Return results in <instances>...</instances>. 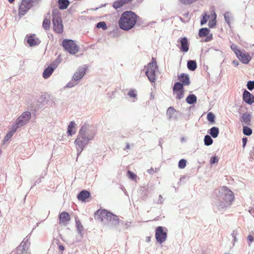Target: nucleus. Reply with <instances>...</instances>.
Instances as JSON below:
<instances>
[{
    "mask_svg": "<svg viewBox=\"0 0 254 254\" xmlns=\"http://www.w3.org/2000/svg\"><path fill=\"white\" fill-rule=\"evenodd\" d=\"M89 126L87 124L82 126L79 130V135L74 141L76 148L79 151V153L83 150L88 141L93 139L95 135V132L93 130L91 131L90 135L86 137L85 132L89 131Z\"/></svg>",
    "mask_w": 254,
    "mask_h": 254,
    "instance_id": "f257e3e1",
    "label": "nucleus"
},
{
    "mask_svg": "<svg viewBox=\"0 0 254 254\" xmlns=\"http://www.w3.org/2000/svg\"><path fill=\"white\" fill-rule=\"evenodd\" d=\"M137 15L131 11H125L119 20V25L123 30L128 31L133 28L136 23Z\"/></svg>",
    "mask_w": 254,
    "mask_h": 254,
    "instance_id": "f03ea898",
    "label": "nucleus"
},
{
    "mask_svg": "<svg viewBox=\"0 0 254 254\" xmlns=\"http://www.w3.org/2000/svg\"><path fill=\"white\" fill-rule=\"evenodd\" d=\"M94 218L101 222H109L112 226L119 224V219L118 216L112 214L105 209H99L94 214Z\"/></svg>",
    "mask_w": 254,
    "mask_h": 254,
    "instance_id": "7ed1b4c3",
    "label": "nucleus"
},
{
    "mask_svg": "<svg viewBox=\"0 0 254 254\" xmlns=\"http://www.w3.org/2000/svg\"><path fill=\"white\" fill-rule=\"evenodd\" d=\"M221 199L220 205L222 207H227L232 203L234 199L233 192L226 187H223L221 192Z\"/></svg>",
    "mask_w": 254,
    "mask_h": 254,
    "instance_id": "20e7f679",
    "label": "nucleus"
},
{
    "mask_svg": "<svg viewBox=\"0 0 254 254\" xmlns=\"http://www.w3.org/2000/svg\"><path fill=\"white\" fill-rule=\"evenodd\" d=\"M231 49L234 52L239 60L244 64H248L252 59L250 55L245 51H241L235 44H232Z\"/></svg>",
    "mask_w": 254,
    "mask_h": 254,
    "instance_id": "39448f33",
    "label": "nucleus"
},
{
    "mask_svg": "<svg viewBox=\"0 0 254 254\" xmlns=\"http://www.w3.org/2000/svg\"><path fill=\"white\" fill-rule=\"evenodd\" d=\"M53 23L54 30L56 33H62L64 26L61 14L58 11H54L53 13Z\"/></svg>",
    "mask_w": 254,
    "mask_h": 254,
    "instance_id": "423d86ee",
    "label": "nucleus"
},
{
    "mask_svg": "<svg viewBox=\"0 0 254 254\" xmlns=\"http://www.w3.org/2000/svg\"><path fill=\"white\" fill-rule=\"evenodd\" d=\"M157 70V65L156 60L152 58V62L148 64L145 74L151 82H154L155 80V73Z\"/></svg>",
    "mask_w": 254,
    "mask_h": 254,
    "instance_id": "0eeeda50",
    "label": "nucleus"
},
{
    "mask_svg": "<svg viewBox=\"0 0 254 254\" xmlns=\"http://www.w3.org/2000/svg\"><path fill=\"white\" fill-rule=\"evenodd\" d=\"M32 6L31 0H22L18 6V16L20 18L26 14Z\"/></svg>",
    "mask_w": 254,
    "mask_h": 254,
    "instance_id": "6e6552de",
    "label": "nucleus"
},
{
    "mask_svg": "<svg viewBox=\"0 0 254 254\" xmlns=\"http://www.w3.org/2000/svg\"><path fill=\"white\" fill-rule=\"evenodd\" d=\"M63 46L71 54H75L78 51V47L71 40H64L63 41Z\"/></svg>",
    "mask_w": 254,
    "mask_h": 254,
    "instance_id": "1a4fd4ad",
    "label": "nucleus"
},
{
    "mask_svg": "<svg viewBox=\"0 0 254 254\" xmlns=\"http://www.w3.org/2000/svg\"><path fill=\"white\" fill-rule=\"evenodd\" d=\"M30 243L28 239H24L16 249L14 254H30L29 251Z\"/></svg>",
    "mask_w": 254,
    "mask_h": 254,
    "instance_id": "9d476101",
    "label": "nucleus"
},
{
    "mask_svg": "<svg viewBox=\"0 0 254 254\" xmlns=\"http://www.w3.org/2000/svg\"><path fill=\"white\" fill-rule=\"evenodd\" d=\"M31 118V113L26 111L24 112L18 118L15 122V127L17 128L19 127L24 125Z\"/></svg>",
    "mask_w": 254,
    "mask_h": 254,
    "instance_id": "9b49d317",
    "label": "nucleus"
},
{
    "mask_svg": "<svg viewBox=\"0 0 254 254\" xmlns=\"http://www.w3.org/2000/svg\"><path fill=\"white\" fill-rule=\"evenodd\" d=\"M173 94L176 95V97L178 99H181L184 97V91L183 84L181 83L176 82L173 88Z\"/></svg>",
    "mask_w": 254,
    "mask_h": 254,
    "instance_id": "f8f14e48",
    "label": "nucleus"
},
{
    "mask_svg": "<svg viewBox=\"0 0 254 254\" xmlns=\"http://www.w3.org/2000/svg\"><path fill=\"white\" fill-rule=\"evenodd\" d=\"M155 237L158 243L162 244L165 241L167 238V233L164 232L161 226L157 227L156 228Z\"/></svg>",
    "mask_w": 254,
    "mask_h": 254,
    "instance_id": "ddd939ff",
    "label": "nucleus"
},
{
    "mask_svg": "<svg viewBox=\"0 0 254 254\" xmlns=\"http://www.w3.org/2000/svg\"><path fill=\"white\" fill-rule=\"evenodd\" d=\"M198 35L200 37H206L205 42H209L212 40V34L210 33V30L207 28H202L199 29Z\"/></svg>",
    "mask_w": 254,
    "mask_h": 254,
    "instance_id": "4468645a",
    "label": "nucleus"
},
{
    "mask_svg": "<svg viewBox=\"0 0 254 254\" xmlns=\"http://www.w3.org/2000/svg\"><path fill=\"white\" fill-rule=\"evenodd\" d=\"M70 220V217L67 212L64 211L59 215V224L65 226Z\"/></svg>",
    "mask_w": 254,
    "mask_h": 254,
    "instance_id": "2eb2a0df",
    "label": "nucleus"
},
{
    "mask_svg": "<svg viewBox=\"0 0 254 254\" xmlns=\"http://www.w3.org/2000/svg\"><path fill=\"white\" fill-rule=\"evenodd\" d=\"M243 101L249 105L254 103V95L248 91L245 90L243 94Z\"/></svg>",
    "mask_w": 254,
    "mask_h": 254,
    "instance_id": "dca6fc26",
    "label": "nucleus"
},
{
    "mask_svg": "<svg viewBox=\"0 0 254 254\" xmlns=\"http://www.w3.org/2000/svg\"><path fill=\"white\" fill-rule=\"evenodd\" d=\"M181 43L180 49L182 52H187L189 50V44L186 37L181 38L179 40Z\"/></svg>",
    "mask_w": 254,
    "mask_h": 254,
    "instance_id": "f3484780",
    "label": "nucleus"
},
{
    "mask_svg": "<svg viewBox=\"0 0 254 254\" xmlns=\"http://www.w3.org/2000/svg\"><path fill=\"white\" fill-rule=\"evenodd\" d=\"M178 79L180 80L183 85H189L190 84L189 75L187 74L181 73L178 76Z\"/></svg>",
    "mask_w": 254,
    "mask_h": 254,
    "instance_id": "a211bd4d",
    "label": "nucleus"
},
{
    "mask_svg": "<svg viewBox=\"0 0 254 254\" xmlns=\"http://www.w3.org/2000/svg\"><path fill=\"white\" fill-rule=\"evenodd\" d=\"M86 69L84 67H80L77 71L74 74L73 78L75 80L80 79L85 74Z\"/></svg>",
    "mask_w": 254,
    "mask_h": 254,
    "instance_id": "6ab92c4d",
    "label": "nucleus"
},
{
    "mask_svg": "<svg viewBox=\"0 0 254 254\" xmlns=\"http://www.w3.org/2000/svg\"><path fill=\"white\" fill-rule=\"evenodd\" d=\"M133 0H117L113 4V6L115 9L121 8L124 5L131 2Z\"/></svg>",
    "mask_w": 254,
    "mask_h": 254,
    "instance_id": "aec40b11",
    "label": "nucleus"
},
{
    "mask_svg": "<svg viewBox=\"0 0 254 254\" xmlns=\"http://www.w3.org/2000/svg\"><path fill=\"white\" fill-rule=\"evenodd\" d=\"M27 43L30 46H34L39 43L38 40L36 38L35 34L27 35Z\"/></svg>",
    "mask_w": 254,
    "mask_h": 254,
    "instance_id": "412c9836",
    "label": "nucleus"
},
{
    "mask_svg": "<svg viewBox=\"0 0 254 254\" xmlns=\"http://www.w3.org/2000/svg\"><path fill=\"white\" fill-rule=\"evenodd\" d=\"M90 196V193L87 190H82L78 195L77 198L79 200L82 201H85L86 199L89 198Z\"/></svg>",
    "mask_w": 254,
    "mask_h": 254,
    "instance_id": "4be33fe9",
    "label": "nucleus"
},
{
    "mask_svg": "<svg viewBox=\"0 0 254 254\" xmlns=\"http://www.w3.org/2000/svg\"><path fill=\"white\" fill-rule=\"evenodd\" d=\"M241 121L247 125H250L251 121V118L250 114L245 113L241 117Z\"/></svg>",
    "mask_w": 254,
    "mask_h": 254,
    "instance_id": "5701e85b",
    "label": "nucleus"
},
{
    "mask_svg": "<svg viewBox=\"0 0 254 254\" xmlns=\"http://www.w3.org/2000/svg\"><path fill=\"white\" fill-rule=\"evenodd\" d=\"M54 70V68L52 66H48L45 69L43 73V76L45 79L49 77Z\"/></svg>",
    "mask_w": 254,
    "mask_h": 254,
    "instance_id": "b1692460",
    "label": "nucleus"
},
{
    "mask_svg": "<svg viewBox=\"0 0 254 254\" xmlns=\"http://www.w3.org/2000/svg\"><path fill=\"white\" fill-rule=\"evenodd\" d=\"M75 123L74 121H72L70 123L67 128V134L68 135H71L72 134H74L76 132L75 130Z\"/></svg>",
    "mask_w": 254,
    "mask_h": 254,
    "instance_id": "393cba45",
    "label": "nucleus"
},
{
    "mask_svg": "<svg viewBox=\"0 0 254 254\" xmlns=\"http://www.w3.org/2000/svg\"><path fill=\"white\" fill-rule=\"evenodd\" d=\"M58 2L59 8L61 9H66L69 4L68 0H59Z\"/></svg>",
    "mask_w": 254,
    "mask_h": 254,
    "instance_id": "a878e982",
    "label": "nucleus"
},
{
    "mask_svg": "<svg viewBox=\"0 0 254 254\" xmlns=\"http://www.w3.org/2000/svg\"><path fill=\"white\" fill-rule=\"evenodd\" d=\"M188 68L191 71H194L197 67L196 63L194 61H189L187 64Z\"/></svg>",
    "mask_w": 254,
    "mask_h": 254,
    "instance_id": "bb28decb",
    "label": "nucleus"
},
{
    "mask_svg": "<svg viewBox=\"0 0 254 254\" xmlns=\"http://www.w3.org/2000/svg\"><path fill=\"white\" fill-rule=\"evenodd\" d=\"M209 133L213 138H216L217 137L219 133L218 128L216 127H212L209 129Z\"/></svg>",
    "mask_w": 254,
    "mask_h": 254,
    "instance_id": "cd10ccee",
    "label": "nucleus"
},
{
    "mask_svg": "<svg viewBox=\"0 0 254 254\" xmlns=\"http://www.w3.org/2000/svg\"><path fill=\"white\" fill-rule=\"evenodd\" d=\"M186 102L189 104H193L196 102V97L193 94L190 95L186 98Z\"/></svg>",
    "mask_w": 254,
    "mask_h": 254,
    "instance_id": "c85d7f7f",
    "label": "nucleus"
},
{
    "mask_svg": "<svg viewBox=\"0 0 254 254\" xmlns=\"http://www.w3.org/2000/svg\"><path fill=\"white\" fill-rule=\"evenodd\" d=\"M176 112V110L173 107H170L168 109L166 114L168 118L171 119L174 117Z\"/></svg>",
    "mask_w": 254,
    "mask_h": 254,
    "instance_id": "c756f323",
    "label": "nucleus"
},
{
    "mask_svg": "<svg viewBox=\"0 0 254 254\" xmlns=\"http://www.w3.org/2000/svg\"><path fill=\"white\" fill-rule=\"evenodd\" d=\"M216 14L214 13L213 14L211 15V17L212 18V20H210L208 23V25L210 28H213L216 25Z\"/></svg>",
    "mask_w": 254,
    "mask_h": 254,
    "instance_id": "7c9ffc66",
    "label": "nucleus"
},
{
    "mask_svg": "<svg viewBox=\"0 0 254 254\" xmlns=\"http://www.w3.org/2000/svg\"><path fill=\"white\" fill-rule=\"evenodd\" d=\"M42 26L46 30H49L51 26V20L49 19L45 18L43 21Z\"/></svg>",
    "mask_w": 254,
    "mask_h": 254,
    "instance_id": "2f4dec72",
    "label": "nucleus"
},
{
    "mask_svg": "<svg viewBox=\"0 0 254 254\" xmlns=\"http://www.w3.org/2000/svg\"><path fill=\"white\" fill-rule=\"evenodd\" d=\"M204 143L206 145L208 146L212 144L213 143V140L211 138V137L208 135H206L204 137Z\"/></svg>",
    "mask_w": 254,
    "mask_h": 254,
    "instance_id": "473e14b6",
    "label": "nucleus"
},
{
    "mask_svg": "<svg viewBox=\"0 0 254 254\" xmlns=\"http://www.w3.org/2000/svg\"><path fill=\"white\" fill-rule=\"evenodd\" d=\"M17 128L15 127V126H13L12 127V130L9 132L6 135V136L4 138V140H7L9 138H10L13 135V132L15 131Z\"/></svg>",
    "mask_w": 254,
    "mask_h": 254,
    "instance_id": "72a5a7b5",
    "label": "nucleus"
},
{
    "mask_svg": "<svg viewBox=\"0 0 254 254\" xmlns=\"http://www.w3.org/2000/svg\"><path fill=\"white\" fill-rule=\"evenodd\" d=\"M243 133L246 135H250L252 133V130L251 128L245 126L243 127Z\"/></svg>",
    "mask_w": 254,
    "mask_h": 254,
    "instance_id": "f704fd0d",
    "label": "nucleus"
},
{
    "mask_svg": "<svg viewBox=\"0 0 254 254\" xmlns=\"http://www.w3.org/2000/svg\"><path fill=\"white\" fill-rule=\"evenodd\" d=\"M127 176L131 180L136 181L137 179L136 175L131 172L130 171H128L127 172Z\"/></svg>",
    "mask_w": 254,
    "mask_h": 254,
    "instance_id": "c9c22d12",
    "label": "nucleus"
},
{
    "mask_svg": "<svg viewBox=\"0 0 254 254\" xmlns=\"http://www.w3.org/2000/svg\"><path fill=\"white\" fill-rule=\"evenodd\" d=\"M96 27L97 28H102L103 30H106L107 29L106 23L104 21L98 23L96 25Z\"/></svg>",
    "mask_w": 254,
    "mask_h": 254,
    "instance_id": "e433bc0d",
    "label": "nucleus"
},
{
    "mask_svg": "<svg viewBox=\"0 0 254 254\" xmlns=\"http://www.w3.org/2000/svg\"><path fill=\"white\" fill-rule=\"evenodd\" d=\"M128 95L130 98H133L135 99H137L136 91L134 89H130L128 93Z\"/></svg>",
    "mask_w": 254,
    "mask_h": 254,
    "instance_id": "4c0bfd02",
    "label": "nucleus"
},
{
    "mask_svg": "<svg viewBox=\"0 0 254 254\" xmlns=\"http://www.w3.org/2000/svg\"><path fill=\"white\" fill-rule=\"evenodd\" d=\"M76 225L77 226V229L79 233H81L83 231V227L81 224V223L79 220H76Z\"/></svg>",
    "mask_w": 254,
    "mask_h": 254,
    "instance_id": "58836bf2",
    "label": "nucleus"
},
{
    "mask_svg": "<svg viewBox=\"0 0 254 254\" xmlns=\"http://www.w3.org/2000/svg\"><path fill=\"white\" fill-rule=\"evenodd\" d=\"M210 17V15H208L206 13H205L202 16V18L201 20V21H200L201 25H203V24H205L207 22L208 19Z\"/></svg>",
    "mask_w": 254,
    "mask_h": 254,
    "instance_id": "ea45409f",
    "label": "nucleus"
},
{
    "mask_svg": "<svg viewBox=\"0 0 254 254\" xmlns=\"http://www.w3.org/2000/svg\"><path fill=\"white\" fill-rule=\"evenodd\" d=\"M186 160L182 159L180 160L178 164V167L180 169H184L186 166Z\"/></svg>",
    "mask_w": 254,
    "mask_h": 254,
    "instance_id": "a19ab883",
    "label": "nucleus"
},
{
    "mask_svg": "<svg viewBox=\"0 0 254 254\" xmlns=\"http://www.w3.org/2000/svg\"><path fill=\"white\" fill-rule=\"evenodd\" d=\"M215 119V115L211 112L209 113L207 115V119L208 121L214 123Z\"/></svg>",
    "mask_w": 254,
    "mask_h": 254,
    "instance_id": "79ce46f5",
    "label": "nucleus"
},
{
    "mask_svg": "<svg viewBox=\"0 0 254 254\" xmlns=\"http://www.w3.org/2000/svg\"><path fill=\"white\" fill-rule=\"evenodd\" d=\"M247 88L250 90H252L254 89V81H250L247 83Z\"/></svg>",
    "mask_w": 254,
    "mask_h": 254,
    "instance_id": "37998d69",
    "label": "nucleus"
},
{
    "mask_svg": "<svg viewBox=\"0 0 254 254\" xmlns=\"http://www.w3.org/2000/svg\"><path fill=\"white\" fill-rule=\"evenodd\" d=\"M224 18H225V20L226 21V22L229 25H230L231 17H230V14H229V13L228 12H226V13H225V14H224Z\"/></svg>",
    "mask_w": 254,
    "mask_h": 254,
    "instance_id": "c03bdc74",
    "label": "nucleus"
},
{
    "mask_svg": "<svg viewBox=\"0 0 254 254\" xmlns=\"http://www.w3.org/2000/svg\"><path fill=\"white\" fill-rule=\"evenodd\" d=\"M219 159L217 156H214L212 157L210 159V162L211 164H213L215 163H217L218 162Z\"/></svg>",
    "mask_w": 254,
    "mask_h": 254,
    "instance_id": "a18cd8bd",
    "label": "nucleus"
},
{
    "mask_svg": "<svg viewBox=\"0 0 254 254\" xmlns=\"http://www.w3.org/2000/svg\"><path fill=\"white\" fill-rule=\"evenodd\" d=\"M242 142H243V147H244L247 144V138L246 137L243 138Z\"/></svg>",
    "mask_w": 254,
    "mask_h": 254,
    "instance_id": "49530a36",
    "label": "nucleus"
},
{
    "mask_svg": "<svg viewBox=\"0 0 254 254\" xmlns=\"http://www.w3.org/2000/svg\"><path fill=\"white\" fill-rule=\"evenodd\" d=\"M248 240L250 242H252L254 241V237L253 236H252V235H249L248 237Z\"/></svg>",
    "mask_w": 254,
    "mask_h": 254,
    "instance_id": "de8ad7c7",
    "label": "nucleus"
},
{
    "mask_svg": "<svg viewBox=\"0 0 254 254\" xmlns=\"http://www.w3.org/2000/svg\"><path fill=\"white\" fill-rule=\"evenodd\" d=\"M233 64L235 65V66H238L239 64V62L236 61V60H235V61H233Z\"/></svg>",
    "mask_w": 254,
    "mask_h": 254,
    "instance_id": "09e8293b",
    "label": "nucleus"
},
{
    "mask_svg": "<svg viewBox=\"0 0 254 254\" xmlns=\"http://www.w3.org/2000/svg\"><path fill=\"white\" fill-rule=\"evenodd\" d=\"M59 249L61 250V251H64V247L63 246H60L59 247Z\"/></svg>",
    "mask_w": 254,
    "mask_h": 254,
    "instance_id": "8fccbe9b",
    "label": "nucleus"
},
{
    "mask_svg": "<svg viewBox=\"0 0 254 254\" xmlns=\"http://www.w3.org/2000/svg\"><path fill=\"white\" fill-rule=\"evenodd\" d=\"M8 1L10 3H12L14 2L15 0H8Z\"/></svg>",
    "mask_w": 254,
    "mask_h": 254,
    "instance_id": "3c124183",
    "label": "nucleus"
},
{
    "mask_svg": "<svg viewBox=\"0 0 254 254\" xmlns=\"http://www.w3.org/2000/svg\"><path fill=\"white\" fill-rule=\"evenodd\" d=\"M153 169H149L148 170V172L149 173H151L152 171H153Z\"/></svg>",
    "mask_w": 254,
    "mask_h": 254,
    "instance_id": "603ef678",
    "label": "nucleus"
},
{
    "mask_svg": "<svg viewBox=\"0 0 254 254\" xmlns=\"http://www.w3.org/2000/svg\"><path fill=\"white\" fill-rule=\"evenodd\" d=\"M126 148H127V149H129V144H127V146H126Z\"/></svg>",
    "mask_w": 254,
    "mask_h": 254,
    "instance_id": "864d4df0",
    "label": "nucleus"
}]
</instances>
